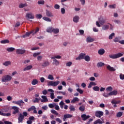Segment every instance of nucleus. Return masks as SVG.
Here are the masks:
<instances>
[{
  "label": "nucleus",
  "instance_id": "nucleus-9",
  "mask_svg": "<svg viewBox=\"0 0 124 124\" xmlns=\"http://www.w3.org/2000/svg\"><path fill=\"white\" fill-rule=\"evenodd\" d=\"M26 17L27 19H34V15L31 13H27Z\"/></svg>",
  "mask_w": 124,
  "mask_h": 124
},
{
  "label": "nucleus",
  "instance_id": "nucleus-38",
  "mask_svg": "<svg viewBox=\"0 0 124 124\" xmlns=\"http://www.w3.org/2000/svg\"><path fill=\"white\" fill-rule=\"evenodd\" d=\"M93 90L95 92H99L100 88H99V87L98 86H94L93 87Z\"/></svg>",
  "mask_w": 124,
  "mask_h": 124
},
{
  "label": "nucleus",
  "instance_id": "nucleus-20",
  "mask_svg": "<svg viewBox=\"0 0 124 124\" xmlns=\"http://www.w3.org/2000/svg\"><path fill=\"white\" fill-rule=\"evenodd\" d=\"M109 94L110 96L111 95H117L118 94V91L117 90H114L109 93Z\"/></svg>",
  "mask_w": 124,
  "mask_h": 124
},
{
  "label": "nucleus",
  "instance_id": "nucleus-34",
  "mask_svg": "<svg viewBox=\"0 0 124 124\" xmlns=\"http://www.w3.org/2000/svg\"><path fill=\"white\" fill-rule=\"evenodd\" d=\"M69 108L70 109V111H73L74 112L76 109L75 108V107L74 106L71 105L69 107Z\"/></svg>",
  "mask_w": 124,
  "mask_h": 124
},
{
  "label": "nucleus",
  "instance_id": "nucleus-55",
  "mask_svg": "<svg viewBox=\"0 0 124 124\" xmlns=\"http://www.w3.org/2000/svg\"><path fill=\"white\" fill-rule=\"evenodd\" d=\"M36 17L37 19H41V18H42V16L40 14H37L36 15Z\"/></svg>",
  "mask_w": 124,
  "mask_h": 124
},
{
  "label": "nucleus",
  "instance_id": "nucleus-35",
  "mask_svg": "<svg viewBox=\"0 0 124 124\" xmlns=\"http://www.w3.org/2000/svg\"><path fill=\"white\" fill-rule=\"evenodd\" d=\"M79 111L81 112H84L85 111V106L82 105L79 108Z\"/></svg>",
  "mask_w": 124,
  "mask_h": 124
},
{
  "label": "nucleus",
  "instance_id": "nucleus-64",
  "mask_svg": "<svg viewBox=\"0 0 124 124\" xmlns=\"http://www.w3.org/2000/svg\"><path fill=\"white\" fill-rule=\"evenodd\" d=\"M4 124H12V122L5 121L4 122Z\"/></svg>",
  "mask_w": 124,
  "mask_h": 124
},
{
  "label": "nucleus",
  "instance_id": "nucleus-52",
  "mask_svg": "<svg viewBox=\"0 0 124 124\" xmlns=\"http://www.w3.org/2000/svg\"><path fill=\"white\" fill-rule=\"evenodd\" d=\"M48 79L49 80H54V77L52 75H49L47 77Z\"/></svg>",
  "mask_w": 124,
  "mask_h": 124
},
{
  "label": "nucleus",
  "instance_id": "nucleus-16",
  "mask_svg": "<svg viewBox=\"0 0 124 124\" xmlns=\"http://www.w3.org/2000/svg\"><path fill=\"white\" fill-rule=\"evenodd\" d=\"M93 86H96V83L93 81H91L88 86V89H91Z\"/></svg>",
  "mask_w": 124,
  "mask_h": 124
},
{
  "label": "nucleus",
  "instance_id": "nucleus-17",
  "mask_svg": "<svg viewBox=\"0 0 124 124\" xmlns=\"http://www.w3.org/2000/svg\"><path fill=\"white\" fill-rule=\"evenodd\" d=\"M87 42H89V43H91V42H93L94 41V39L91 37H87L86 38Z\"/></svg>",
  "mask_w": 124,
  "mask_h": 124
},
{
  "label": "nucleus",
  "instance_id": "nucleus-51",
  "mask_svg": "<svg viewBox=\"0 0 124 124\" xmlns=\"http://www.w3.org/2000/svg\"><path fill=\"white\" fill-rule=\"evenodd\" d=\"M34 31H32L30 32H27L25 34L27 36H30V35L31 34V33H33Z\"/></svg>",
  "mask_w": 124,
  "mask_h": 124
},
{
  "label": "nucleus",
  "instance_id": "nucleus-59",
  "mask_svg": "<svg viewBox=\"0 0 124 124\" xmlns=\"http://www.w3.org/2000/svg\"><path fill=\"white\" fill-rule=\"evenodd\" d=\"M7 100L8 101H11L12 100V97L11 96H8L7 97Z\"/></svg>",
  "mask_w": 124,
  "mask_h": 124
},
{
  "label": "nucleus",
  "instance_id": "nucleus-25",
  "mask_svg": "<svg viewBox=\"0 0 124 124\" xmlns=\"http://www.w3.org/2000/svg\"><path fill=\"white\" fill-rule=\"evenodd\" d=\"M98 53L99 55H102L105 53V50L102 48L98 50Z\"/></svg>",
  "mask_w": 124,
  "mask_h": 124
},
{
  "label": "nucleus",
  "instance_id": "nucleus-28",
  "mask_svg": "<svg viewBox=\"0 0 124 124\" xmlns=\"http://www.w3.org/2000/svg\"><path fill=\"white\" fill-rule=\"evenodd\" d=\"M37 84H38V80H37V79H33V80L31 82V84L35 85Z\"/></svg>",
  "mask_w": 124,
  "mask_h": 124
},
{
  "label": "nucleus",
  "instance_id": "nucleus-3",
  "mask_svg": "<svg viewBox=\"0 0 124 124\" xmlns=\"http://www.w3.org/2000/svg\"><path fill=\"white\" fill-rule=\"evenodd\" d=\"M60 84V81H50L47 83V86H53V87H57Z\"/></svg>",
  "mask_w": 124,
  "mask_h": 124
},
{
  "label": "nucleus",
  "instance_id": "nucleus-43",
  "mask_svg": "<svg viewBox=\"0 0 124 124\" xmlns=\"http://www.w3.org/2000/svg\"><path fill=\"white\" fill-rule=\"evenodd\" d=\"M111 103H112V104H119L121 103V101L112 100L111 101Z\"/></svg>",
  "mask_w": 124,
  "mask_h": 124
},
{
  "label": "nucleus",
  "instance_id": "nucleus-32",
  "mask_svg": "<svg viewBox=\"0 0 124 124\" xmlns=\"http://www.w3.org/2000/svg\"><path fill=\"white\" fill-rule=\"evenodd\" d=\"M86 62H90L91 61V58L88 55H85L84 59Z\"/></svg>",
  "mask_w": 124,
  "mask_h": 124
},
{
  "label": "nucleus",
  "instance_id": "nucleus-18",
  "mask_svg": "<svg viewBox=\"0 0 124 124\" xmlns=\"http://www.w3.org/2000/svg\"><path fill=\"white\" fill-rule=\"evenodd\" d=\"M107 69L109 71H116V69L114 68L113 67H111L110 65H108L107 66Z\"/></svg>",
  "mask_w": 124,
  "mask_h": 124
},
{
  "label": "nucleus",
  "instance_id": "nucleus-33",
  "mask_svg": "<svg viewBox=\"0 0 124 124\" xmlns=\"http://www.w3.org/2000/svg\"><path fill=\"white\" fill-rule=\"evenodd\" d=\"M26 6H28V4L27 3H25V4L21 3L19 5V8H24V7H26Z\"/></svg>",
  "mask_w": 124,
  "mask_h": 124
},
{
  "label": "nucleus",
  "instance_id": "nucleus-26",
  "mask_svg": "<svg viewBox=\"0 0 124 124\" xmlns=\"http://www.w3.org/2000/svg\"><path fill=\"white\" fill-rule=\"evenodd\" d=\"M11 65V62L10 61H6L4 63H3V65L5 66H8V65Z\"/></svg>",
  "mask_w": 124,
  "mask_h": 124
},
{
  "label": "nucleus",
  "instance_id": "nucleus-46",
  "mask_svg": "<svg viewBox=\"0 0 124 124\" xmlns=\"http://www.w3.org/2000/svg\"><path fill=\"white\" fill-rule=\"evenodd\" d=\"M15 50V48L14 47H10L7 49V51L8 52H13Z\"/></svg>",
  "mask_w": 124,
  "mask_h": 124
},
{
  "label": "nucleus",
  "instance_id": "nucleus-11",
  "mask_svg": "<svg viewBox=\"0 0 124 124\" xmlns=\"http://www.w3.org/2000/svg\"><path fill=\"white\" fill-rule=\"evenodd\" d=\"M25 119V117L23 116V114L22 113L19 114V116L18 117V124H20V123H22L23 122V120Z\"/></svg>",
  "mask_w": 124,
  "mask_h": 124
},
{
  "label": "nucleus",
  "instance_id": "nucleus-63",
  "mask_svg": "<svg viewBox=\"0 0 124 124\" xmlns=\"http://www.w3.org/2000/svg\"><path fill=\"white\" fill-rule=\"evenodd\" d=\"M72 65V62H68L66 63V66H71Z\"/></svg>",
  "mask_w": 124,
  "mask_h": 124
},
{
  "label": "nucleus",
  "instance_id": "nucleus-10",
  "mask_svg": "<svg viewBox=\"0 0 124 124\" xmlns=\"http://www.w3.org/2000/svg\"><path fill=\"white\" fill-rule=\"evenodd\" d=\"M16 54H18V55H23V54H25V53H26V50L17 49H16Z\"/></svg>",
  "mask_w": 124,
  "mask_h": 124
},
{
  "label": "nucleus",
  "instance_id": "nucleus-48",
  "mask_svg": "<svg viewBox=\"0 0 124 124\" xmlns=\"http://www.w3.org/2000/svg\"><path fill=\"white\" fill-rule=\"evenodd\" d=\"M45 3V1L43 0H40L39 1H38V4H42L43 5Z\"/></svg>",
  "mask_w": 124,
  "mask_h": 124
},
{
  "label": "nucleus",
  "instance_id": "nucleus-45",
  "mask_svg": "<svg viewBox=\"0 0 124 124\" xmlns=\"http://www.w3.org/2000/svg\"><path fill=\"white\" fill-rule=\"evenodd\" d=\"M77 91L78 92V93H79L80 94H82V93H84V91L79 88L77 89Z\"/></svg>",
  "mask_w": 124,
  "mask_h": 124
},
{
  "label": "nucleus",
  "instance_id": "nucleus-6",
  "mask_svg": "<svg viewBox=\"0 0 124 124\" xmlns=\"http://www.w3.org/2000/svg\"><path fill=\"white\" fill-rule=\"evenodd\" d=\"M71 118H73V115L70 114H64L63 117V121L65 122L67 119H71Z\"/></svg>",
  "mask_w": 124,
  "mask_h": 124
},
{
  "label": "nucleus",
  "instance_id": "nucleus-5",
  "mask_svg": "<svg viewBox=\"0 0 124 124\" xmlns=\"http://www.w3.org/2000/svg\"><path fill=\"white\" fill-rule=\"evenodd\" d=\"M85 56H86L85 53H81L79 54L78 57L76 59V61H80V60H84L85 59Z\"/></svg>",
  "mask_w": 124,
  "mask_h": 124
},
{
  "label": "nucleus",
  "instance_id": "nucleus-30",
  "mask_svg": "<svg viewBox=\"0 0 124 124\" xmlns=\"http://www.w3.org/2000/svg\"><path fill=\"white\" fill-rule=\"evenodd\" d=\"M52 32L56 34L57 33H59V32H60V30H59V29H53Z\"/></svg>",
  "mask_w": 124,
  "mask_h": 124
},
{
  "label": "nucleus",
  "instance_id": "nucleus-14",
  "mask_svg": "<svg viewBox=\"0 0 124 124\" xmlns=\"http://www.w3.org/2000/svg\"><path fill=\"white\" fill-rule=\"evenodd\" d=\"M41 97L42 98H43V99H41V102H43V103H44L48 101V98H47V97L46 96L42 95Z\"/></svg>",
  "mask_w": 124,
  "mask_h": 124
},
{
  "label": "nucleus",
  "instance_id": "nucleus-2",
  "mask_svg": "<svg viewBox=\"0 0 124 124\" xmlns=\"http://www.w3.org/2000/svg\"><path fill=\"white\" fill-rule=\"evenodd\" d=\"M123 56H124V54L121 53H118L116 54H110L108 55L110 59H118V58H121V57H123Z\"/></svg>",
  "mask_w": 124,
  "mask_h": 124
},
{
  "label": "nucleus",
  "instance_id": "nucleus-41",
  "mask_svg": "<svg viewBox=\"0 0 124 124\" xmlns=\"http://www.w3.org/2000/svg\"><path fill=\"white\" fill-rule=\"evenodd\" d=\"M46 31L47 32H53V28L52 27L47 28Z\"/></svg>",
  "mask_w": 124,
  "mask_h": 124
},
{
  "label": "nucleus",
  "instance_id": "nucleus-53",
  "mask_svg": "<svg viewBox=\"0 0 124 124\" xmlns=\"http://www.w3.org/2000/svg\"><path fill=\"white\" fill-rule=\"evenodd\" d=\"M38 31H39V28L37 27L35 31H34L32 33L33 34H36V33L38 32Z\"/></svg>",
  "mask_w": 124,
  "mask_h": 124
},
{
  "label": "nucleus",
  "instance_id": "nucleus-27",
  "mask_svg": "<svg viewBox=\"0 0 124 124\" xmlns=\"http://www.w3.org/2000/svg\"><path fill=\"white\" fill-rule=\"evenodd\" d=\"M93 124H103V122H102L101 121V120H100V119H98V120H96L95 122H94Z\"/></svg>",
  "mask_w": 124,
  "mask_h": 124
},
{
  "label": "nucleus",
  "instance_id": "nucleus-21",
  "mask_svg": "<svg viewBox=\"0 0 124 124\" xmlns=\"http://www.w3.org/2000/svg\"><path fill=\"white\" fill-rule=\"evenodd\" d=\"M105 64L102 62H99L97 63V67L99 68V67H102V66H104Z\"/></svg>",
  "mask_w": 124,
  "mask_h": 124
},
{
  "label": "nucleus",
  "instance_id": "nucleus-44",
  "mask_svg": "<svg viewBox=\"0 0 124 124\" xmlns=\"http://www.w3.org/2000/svg\"><path fill=\"white\" fill-rule=\"evenodd\" d=\"M41 99L40 98H35V100L33 101V103H38V102L40 101V100Z\"/></svg>",
  "mask_w": 124,
  "mask_h": 124
},
{
  "label": "nucleus",
  "instance_id": "nucleus-12",
  "mask_svg": "<svg viewBox=\"0 0 124 124\" xmlns=\"http://www.w3.org/2000/svg\"><path fill=\"white\" fill-rule=\"evenodd\" d=\"M49 65H50V62L48 61L44 62L42 64V66H43V67H46L47 66H49Z\"/></svg>",
  "mask_w": 124,
  "mask_h": 124
},
{
  "label": "nucleus",
  "instance_id": "nucleus-4",
  "mask_svg": "<svg viewBox=\"0 0 124 124\" xmlns=\"http://www.w3.org/2000/svg\"><path fill=\"white\" fill-rule=\"evenodd\" d=\"M103 115L104 113L102 111L97 110L95 112V116L97 118H101Z\"/></svg>",
  "mask_w": 124,
  "mask_h": 124
},
{
  "label": "nucleus",
  "instance_id": "nucleus-19",
  "mask_svg": "<svg viewBox=\"0 0 124 124\" xmlns=\"http://www.w3.org/2000/svg\"><path fill=\"white\" fill-rule=\"evenodd\" d=\"M109 26L108 25H105L102 27V31H107L109 30Z\"/></svg>",
  "mask_w": 124,
  "mask_h": 124
},
{
  "label": "nucleus",
  "instance_id": "nucleus-56",
  "mask_svg": "<svg viewBox=\"0 0 124 124\" xmlns=\"http://www.w3.org/2000/svg\"><path fill=\"white\" fill-rule=\"evenodd\" d=\"M55 105H56V104L55 103L50 104L48 105V107H49V108H54V107H55Z\"/></svg>",
  "mask_w": 124,
  "mask_h": 124
},
{
  "label": "nucleus",
  "instance_id": "nucleus-39",
  "mask_svg": "<svg viewBox=\"0 0 124 124\" xmlns=\"http://www.w3.org/2000/svg\"><path fill=\"white\" fill-rule=\"evenodd\" d=\"M61 58H62V56H61L60 55H57L56 56H53L51 58V60H55L56 59H61Z\"/></svg>",
  "mask_w": 124,
  "mask_h": 124
},
{
  "label": "nucleus",
  "instance_id": "nucleus-22",
  "mask_svg": "<svg viewBox=\"0 0 124 124\" xmlns=\"http://www.w3.org/2000/svg\"><path fill=\"white\" fill-rule=\"evenodd\" d=\"M79 16H76L74 18H73V21L75 23H78L79 22Z\"/></svg>",
  "mask_w": 124,
  "mask_h": 124
},
{
  "label": "nucleus",
  "instance_id": "nucleus-15",
  "mask_svg": "<svg viewBox=\"0 0 124 124\" xmlns=\"http://www.w3.org/2000/svg\"><path fill=\"white\" fill-rule=\"evenodd\" d=\"M81 118H82L83 121H86V120H88V119H89L90 115H87L86 114H82V115H81Z\"/></svg>",
  "mask_w": 124,
  "mask_h": 124
},
{
  "label": "nucleus",
  "instance_id": "nucleus-49",
  "mask_svg": "<svg viewBox=\"0 0 124 124\" xmlns=\"http://www.w3.org/2000/svg\"><path fill=\"white\" fill-rule=\"evenodd\" d=\"M117 117H118V118H121L122 116H123V112H118L116 115Z\"/></svg>",
  "mask_w": 124,
  "mask_h": 124
},
{
  "label": "nucleus",
  "instance_id": "nucleus-23",
  "mask_svg": "<svg viewBox=\"0 0 124 124\" xmlns=\"http://www.w3.org/2000/svg\"><path fill=\"white\" fill-rule=\"evenodd\" d=\"M53 64L54 65H56L58 66L59 64H60V62L58 61L57 59H53Z\"/></svg>",
  "mask_w": 124,
  "mask_h": 124
},
{
  "label": "nucleus",
  "instance_id": "nucleus-7",
  "mask_svg": "<svg viewBox=\"0 0 124 124\" xmlns=\"http://www.w3.org/2000/svg\"><path fill=\"white\" fill-rule=\"evenodd\" d=\"M12 103H14V104H16L17 105H19V106H23L24 105V102L23 101V100H19L17 101H13Z\"/></svg>",
  "mask_w": 124,
  "mask_h": 124
},
{
  "label": "nucleus",
  "instance_id": "nucleus-60",
  "mask_svg": "<svg viewBox=\"0 0 124 124\" xmlns=\"http://www.w3.org/2000/svg\"><path fill=\"white\" fill-rule=\"evenodd\" d=\"M50 98H51V99H54V98H55L54 93H50Z\"/></svg>",
  "mask_w": 124,
  "mask_h": 124
},
{
  "label": "nucleus",
  "instance_id": "nucleus-47",
  "mask_svg": "<svg viewBox=\"0 0 124 124\" xmlns=\"http://www.w3.org/2000/svg\"><path fill=\"white\" fill-rule=\"evenodd\" d=\"M51 113H52V114H54V115H59V113L55 109H51Z\"/></svg>",
  "mask_w": 124,
  "mask_h": 124
},
{
  "label": "nucleus",
  "instance_id": "nucleus-40",
  "mask_svg": "<svg viewBox=\"0 0 124 124\" xmlns=\"http://www.w3.org/2000/svg\"><path fill=\"white\" fill-rule=\"evenodd\" d=\"M107 92H112L113 91V88H112V86L108 87L106 88Z\"/></svg>",
  "mask_w": 124,
  "mask_h": 124
},
{
  "label": "nucleus",
  "instance_id": "nucleus-24",
  "mask_svg": "<svg viewBox=\"0 0 124 124\" xmlns=\"http://www.w3.org/2000/svg\"><path fill=\"white\" fill-rule=\"evenodd\" d=\"M32 68V65H30L29 66H27L26 67L24 68L23 69L24 71H27L28 70H30V69H31Z\"/></svg>",
  "mask_w": 124,
  "mask_h": 124
},
{
  "label": "nucleus",
  "instance_id": "nucleus-31",
  "mask_svg": "<svg viewBox=\"0 0 124 124\" xmlns=\"http://www.w3.org/2000/svg\"><path fill=\"white\" fill-rule=\"evenodd\" d=\"M43 19L45 21H46V22H51V18L46 16L43 17Z\"/></svg>",
  "mask_w": 124,
  "mask_h": 124
},
{
  "label": "nucleus",
  "instance_id": "nucleus-8",
  "mask_svg": "<svg viewBox=\"0 0 124 124\" xmlns=\"http://www.w3.org/2000/svg\"><path fill=\"white\" fill-rule=\"evenodd\" d=\"M12 109L14 110L13 112V115H16V114H18L19 113V108L16 106H13L12 107Z\"/></svg>",
  "mask_w": 124,
  "mask_h": 124
},
{
  "label": "nucleus",
  "instance_id": "nucleus-37",
  "mask_svg": "<svg viewBox=\"0 0 124 124\" xmlns=\"http://www.w3.org/2000/svg\"><path fill=\"white\" fill-rule=\"evenodd\" d=\"M0 43H1V44H6V43H9V40H2L1 41Z\"/></svg>",
  "mask_w": 124,
  "mask_h": 124
},
{
  "label": "nucleus",
  "instance_id": "nucleus-61",
  "mask_svg": "<svg viewBox=\"0 0 124 124\" xmlns=\"http://www.w3.org/2000/svg\"><path fill=\"white\" fill-rule=\"evenodd\" d=\"M54 8L55 9H60V6L59 4H56L55 5H54Z\"/></svg>",
  "mask_w": 124,
  "mask_h": 124
},
{
  "label": "nucleus",
  "instance_id": "nucleus-57",
  "mask_svg": "<svg viewBox=\"0 0 124 124\" xmlns=\"http://www.w3.org/2000/svg\"><path fill=\"white\" fill-rule=\"evenodd\" d=\"M115 36V33H111L108 37L109 39H112L113 38V36Z\"/></svg>",
  "mask_w": 124,
  "mask_h": 124
},
{
  "label": "nucleus",
  "instance_id": "nucleus-62",
  "mask_svg": "<svg viewBox=\"0 0 124 124\" xmlns=\"http://www.w3.org/2000/svg\"><path fill=\"white\" fill-rule=\"evenodd\" d=\"M109 8H112V9L116 8V4H114L113 5H110Z\"/></svg>",
  "mask_w": 124,
  "mask_h": 124
},
{
  "label": "nucleus",
  "instance_id": "nucleus-58",
  "mask_svg": "<svg viewBox=\"0 0 124 124\" xmlns=\"http://www.w3.org/2000/svg\"><path fill=\"white\" fill-rule=\"evenodd\" d=\"M119 77L121 80H124V75L120 74Z\"/></svg>",
  "mask_w": 124,
  "mask_h": 124
},
{
  "label": "nucleus",
  "instance_id": "nucleus-29",
  "mask_svg": "<svg viewBox=\"0 0 124 124\" xmlns=\"http://www.w3.org/2000/svg\"><path fill=\"white\" fill-rule=\"evenodd\" d=\"M79 101V98L78 97H75L73 99V100L71 101V103H75Z\"/></svg>",
  "mask_w": 124,
  "mask_h": 124
},
{
  "label": "nucleus",
  "instance_id": "nucleus-1",
  "mask_svg": "<svg viewBox=\"0 0 124 124\" xmlns=\"http://www.w3.org/2000/svg\"><path fill=\"white\" fill-rule=\"evenodd\" d=\"M11 79H12V77L10 75H6L2 77L1 81L2 82L6 83V82L11 81Z\"/></svg>",
  "mask_w": 124,
  "mask_h": 124
},
{
  "label": "nucleus",
  "instance_id": "nucleus-13",
  "mask_svg": "<svg viewBox=\"0 0 124 124\" xmlns=\"http://www.w3.org/2000/svg\"><path fill=\"white\" fill-rule=\"evenodd\" d=\"M46 14L47 17H53L54 15H53V13L51 12L50 11L46 10Z\"/></svg>",
  "mask_w": 124,
  "mask_h": 124
},
{
  "label": "nucleus",
  "instance_id": "nucleus-54",
  "mask_svg": "<svg viewBox=\"0 0 124 124\" xmlns=\"http://www.w3.org/2000/svg\"><path fill=\"white\" fill-rule=\"evenodd\" d=\"M2 116H4V117H9L10 116H11V114H10V113H4L3 112Z\"/></svg>",
  "mask_w": 124,
  "mask_h": 124
},
{
  "label": "nucleus",
  "instance_id": "nucleus-36",
  "mask_svg": "<svg viewBox=\"0 0 124 124\" xmlns=\"http://www.w3.org/2000/svg\"><path fill=\"white\" fill-rule=\"evenodd\" d=\"M99 21L101 25L105 24V19H101L100 18H99Z\"/></svg>",
  "mask_w": 124,
  "mask_h": 124
},
{
  "label": "nucleus",
  "instance_id": "nucleus-42",
  "mask_svg": "<svg viewBox=\"0 0 124 124\" xmlns=\"http://www.w3.org/2000/svg\"><path fill=\"white\" fill-rule=\"evenodd\" d=\"M103 96H104V97H109V96H111L110 95V93H104L103 94Z\"/></svg>",
  "mask_w": 124,
  "mask_h": 124
},
{
  "label": "nucleus",
  "instance_id": "nucleus-50",
  "mask_svg": "<svg viewBox=\"0 0 124 124\" xmlns=\"http://www.w3.org/2000/svg\"><path fill=\"white\" fill-rule=\"evenodd\" d=\"M40 54H41V52L34 53L33 54V57H34V58H36L37 56H39Z\"/></svg>",
  "mask_w": 124,
  "mask_h": 124
}]
</instances>
